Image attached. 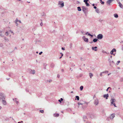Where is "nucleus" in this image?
I'll return each mask as SVG.
<instances>
[{
    "label": "nucleus",
    "instance_id": "nucleus-25",
    "mask_svg": "<svg viewBox=\"0 0 123 123\" xmlns=\"http://www.w3.org/2000/svg\"><path fill=\"white\" fill-rule=\"evenodd\" d=\"M114 17L116 18H117L118 17V15L116 13L114 14Z\"/></svg>",
    "mask_w": 123,
    "mask_h": 123
},
{
    "label": "nucleus",
    "instance_id": "nucleus-5",
    "mask_svg": "<svg viewBox=\"0 0 123 123\" xmlns=\"http://www.w3.org/2000/svg\"><path fill=\"white\" fill-rule=\"evenodd\" d=\"M29 73L31 74H34L35 73V71L34 70H32L31 69H29Z\"/></svg>",
    "mask_w": 123,
    "mask_h": 123
},
{
    "label": "nucleus",
    "instance_id": "nucleus-51",
    "mask_svg": "<svg viewBox=\"0 0 123 123\" xmlns=\"http://www.w3.org/2000/svg\"><path fill=\"white\" fill-rule=\"evenodd\" d=\"M94 8L95 9H97L96 8H97V7L96 6H94Z\"/></svg>",
    "mask_w": 123,
    "mask_h": 123
},
{
    "label": "nucleus",
    "instance_id": "nucleus-7",
    "mask_svg": "<svg viewBox=\"0 0 123 123\" xmlns=\"http://www.w3.org/2000/svg\"><path fill=\"white\" fill-rule=\"evenodd\" d=\"M103 37V35L101 34H99L97 36V38L98 39H101Z\"/></svg>",
    "mask_w": 123,
    "mask_h": 123
},
{
    "label": "nucleus",
    "instance_id": "nucleus-36",
    "mask_svg": "<svg viewBox=\"0 0 123 123\" xmlns=\"http://www.w3.org/2000/svg\"><path fill=\"white\" fill-rule=\"evenodd\" d=\"M103 73V72H101L100 74V76L101 77L102 76V73Z\"/></svg>",
    "mask_w": 123,
    "mask_h": 123
},
{
    "label": "nucleus",
    "instance_id": "nucleus-12",
    "mask_svg": "<svg viewBox=\"0 0 123 123\" xmlns=\"http://www.w3.org/2000/svg\"><path fill=\"white\" fill-rule=\"evenodd\" d=\"M103 97L105 98L106 99H108V97H109L108 94H105L104 95Z\"/></svg>",
    "mask_w": 123,
    "mask_h": 123
},
{
    "label": "nucleus",
    "instance_id": "nucleus-27",
    "mask_svg": "<svg viewBox=\"0 0 123 123\" xmlns=\"http://www.w3.org/2000/svg\"><path fill=\"white\" fill-rule=\"evenodd\" d=\"M100 2L103 5H104V2L103 1H102V0H100Z\"/></svg>",
    "mask_w": 123,
    "mask_h": 123
},
{
    "label": "nucleus",
    "instance_id": "nucleus-19",
    "mask_svg": "<svg viewBox=\"0 0 123 123\" xmlns=\"http://www.w3.org/2000/svg\"><path fill=\"white\" fill-rule=\"evenodd\" d=\"M55 66V64L53 63H52L50 65V67L51 68H53Z\"/></svg>",
    "mask_w": 123,
    "mask_h": 123
},
{
    "label": "nucleus",
    "instance_id": "nucleus-58",
    "mask_svg": "<svg viewBox=\"0 0 123 123\" xmlns=\"http://www.w3.org/2000/svg\"><path fill=\"white\" fill-rule=\"evenodd\" d=\"M32 30H33V31H34L35 30V28H34V29H32Z\"/></svg>",
    "mask_w": 123,
    "mask_h": 123
},
{
    "label": "nucleus",
    "instance_id": "nucleus-57",
    "mask_svg": "<svg viewBox=\"0 0 123 123\" xmlns=\"http://www.w3.org/2000/svg\"><path fill=\"white\" fill-rule=\"evenodd\" d=\"M80 60L81 61H83V58H80Z\"/></svg>",
    "mask_w": 123,
    "mask_h": 123
},
{
    "label": "nucleus",
    "instance_id": "nucleus-37",
    "mask_svg": "<svg viewBox=\"0 0 123 123\" xmlns=\"http://www.w3.org/2000/svg\"><path fill=\"white\" fill-rule=\"evenodd\" d=\"M91 68L93 71L95 69L93 67H91Z\"/></svg>",
    "mask_w": 123,
    "mask_h": 123
},
{
    "label": "nucleus",
    "instance_id": "nucleus-46",
    "mask_svg": "<svg viewBox=\"0 0 123 123\" xmlns=\"http://www.w3.org/2000/svg\"><path fill=\"white\" fill-rule=\"evenodd\" d=\"M40 25L41 26H42L43 25V23H42V22H41V23H40Z\"/></svg>",
    "mask_w": 123,
    "mask_h": 123
},
{
    "label": "nucleus",
    "instance_id": "nucleus-4",
    "mask_svg": "<svg viewBox=\"0 0 123 123\" xmlns=\"http://www.w3.org/2000/svg\"><path fill=\"white\" fill-rule=\"evenodd\" d=\"M82 10L85 13L87 11V10L86 8L84 6H82L81 7Z\"/></svg>",
    "mask_w": 123,
    "mask_h": 123
},
{
    "label": "nucleus",
    "instance_id": "nucleus-54",
    "mask_svg": "<svg viewBox=\"0 0 123 123\" xmlns=\"http://www.w3.org/2000/svg\"><path fill=\"white\" fill-rule=\"evenodd\" d=\"M62 71V72H63L64 71V70L63 69H62L61 70Z\"/></svg>",
    "mask_w": 123,
    "mask_h": 123
},
{
    "label": "nucleus",
    "instance_id": "nucleus-9",
    "mask_svg": "<svg viewBox=\"0 0 123 123\" xmlns=\"http://www.w3.org/2000/svg\"><path fill=\"white\" fill-rule=\"evenodd\" d=\"M113 1V0H108L106 2L107 5L108 6H110L111 3Z\"/></svg>",
    "mask_w": 123,
    "mask_h": 123
},
{
    "label": "nucleus",
    "instance_id": "nucleus-31",
    "mask_svg": "<svg viewBox=\"0 0 123 123\" xmlns=\"http://www.w3.org/2000/svg\"><path fill=\"white\" fill-rule=\"evenodd\" d=\"M47 82H51L52 81V80H47Z\"/></svg>",
    "mask_w": 123,
    "mask_h": 123
},
{
    "label": "nucleus",
    "instance_id": "nucleus-50",
    "mask_svg": "<svg viewBox=\"0 0 123 123\" xmlns=\"http://www.w3.org/2000/svg\"><path fill=\"white\" fill-rule=\"evenodd\" d=\"M15 23L16 24V25L18 26V24L17 23V22L16 23V22H15Z\"/></svg>",
    "mask_w": 123,
    "mask_h": 123
},
{
    "label": "nucleus",
    "instance_id": "nucleus-59",
    "mask_svg": "<svg viewBox=\"0 0 123 123\" xmlns=\"http://www.w3.org/2000/svg\"><path fill=\"white\" fill-rule=\"evenodd\" d=\"M16 103H17V104H18V101H16Z\"/></svg>",
    "mask_w": 123,
    "mask_h": 123
},
{
    "label": "nucleus",
    "instance_id": "nucleus-14",
    "mask_svg": "<svg viewBox=\"0 0 123 123\" xmlns=\"http://www.w3.org/2000/svg\"><path fill=\"white\" fill-rule=\"evenodd\" d=\"M97 48V47L96 46L95 47H92V49L93 50H94L95 51H97V49H96Z\"/></svg>",
    "mask_w": 123,
    "mask_h": 123
},
{
    "label": "nucleus",
    "instance_id": "nucleus-42",
    "mask_svg": "<svg viewBox=\"0 0 123 123\" xmlns=\"http://www.w3.org/2000/svg\"><path fill=\"white\" fill-rule=\"evenodd\" d=\"M120 62V61H118L117 62V65H118Z\"/></svg>",
    "mask_w": 123,
    "mask_h": 123
},
{
    "label": "nucleus",
    "instance_id": "nucleus-49",
    "mask_svg": "<svg viewBox=\"0 0 123 123\" xmlns=\"http://www.w3.org/2000/svg\"><path fill=\"white\" fill-rule=\"evenodd\" d=\"M60 77V75H59V74H58L57 75V77L58 78H59Z\"/></svg>",
    "mask_w": 123,
    "mask_h": 123
},
{
    "label": "nucleus",
    "instance_id": "nucleus-56",
    "mask_svg": "<svg viewBox=\"0 0 123 123\" xmlns=\"http://www.w3.org/2000/svg\"><path fill=\"white\" fill-rule=\"evenodd\" d=\"M2 44H1L0 45V46L1 47H2Z\"/></svg>",
    "mask_w": 123,
    "mask_h": 123
},
{
    "label": "nucleus",
    "instance_id": "nucleus-15",
    "mask_svg": "<svg viewBox=\"0 0 123 123\" xmlns=\"http://www.w3.org/2000/svg\"><path fill=\"white\" fill-rule=\"evenodd\" d=\"M109 61L110 63V66H111L112 63H114L113 62L112 60V59H109Z\"/></svg>",
    "mask_w": 123,
    "mask_h": 123
},
{
    "label": "nucleus",
    "instance_id": "nucleus-29",
    "mask_svg": "<svg viewBox=\"0 0 123 123\" xmlns=\"http://www.w3.org/2000/svg\"><path fill=\"white\" fill-rule=\"evenodd\" d=\"M78 100H79V97L78 96H76L75 97Z\"/></svg>",
    "mask_w": 123,
    "mask_h": 123
},
{
    "label": "nucleus",
    "instance_id": "nucleus-38",
    "mask_svg": "<svg viewBox=\"0 0 123 123\" xmlns=\"http://www.w3.org/2000/svg\"><path fill=\"white\" fill-rule=\"evenodd\" d=\"M40 111L42 113H43L44 112V111L43 110H41Z\"/></svg>",
    "mask_w": 123,
    "mask_h": 123
},
{
    "label": "nucleus",
    "instance_id": "nucleus-55",
    "mask_svg": "<svg viewBox=\"0 0 123 123\" xmlns=\"http://www.w3.org/2000/svg\"><path fill=\"white\" fill-rule=\"evenodd\" d=\"M45 14L44 13H43V16H45Z\"/></svg>",
    "mask_w": 123,
    "mask_h": 123
},
{
    "label": "nucleus",
    "instance_id": "nucleus-62",
    "mask_svg": "<svg viewBox=\"0 0 123 123\" xmlns=\"http://www.w3.org/2000/svg\"><path fill=\"white\" fill-rule=\"evenodd\" d=\"M18 22H19L20 23H21V21L20 20H18Z\"/></svg>",
    "mask_w": 123,
    "mask_h": 123
},
{
    "label": "nucleus",
    "instance_id": "nucleus-28",
    "mask_svg": "<svg viewBox=\"0 0 123 123\" xmlns=\"http://www.w3.org/2000/svg\"><path fill=\"white\" fill-rule=\"evenodd\" d=\"M83 88V86H80V89L81 91L82 90Z\"/></svg>",
    "mask_w": 123,
    "mask_h": 123
},
{
    "label": "nucleus",
    "instance_id": "nucleus-43",
    "mask_svg": "<svg viewBox=\"0 0 123 123\" xmlns=\"http://www.w3.org/2000/svg\"><path fill=\"white\" fill-rule=\"evenodd\" d=\"M102 52L103 53H106V52L104 50L102 51Z\"/></svg>",
    "mask_w": 123,
    "mask_h": 123
},
{
    "label": "nucleus",
    "instance_id": "nucleus-48",
    "mask_svg": "<svg viewBox=\"0 0 123 123\" xmlns=\"http://www.w3.org/2000/svg\"><path fill=\"white\" fill-rule=\"evenodd\" d=\"M43 53V52H41L40 53H39V55H41Z\"/></svg>",
    "mask_w": 123,
    "mask_h": 123
},
{
    "label": "nucleus",
    "instance_id": "nucleus-6",
    "mask_svg": "<svg viewBox=\"0 0 123 123\" xmlns=\"http://www.w3.org/2000/svg\"><path fill=\"white\" fill-rule=\"evenodd\" d=\"M116 50L115 49H113L111 51L110 54L111 55H115L116 53L113 54L114 52H116Z\"/></svg>",
    "mask_w": 123,
    "mask_h": 123
},
{
    "label": "nucleus",
    "instance_id": "nucleus-3",
    "mask_svg": "<svg viewBox=\"0 0 123 123\" xmlns=\"http://www.w3.org/2000/svg\"><path fill=\"white\" fill-rule=\"evenodd\" d=\"M58 5L60 6V7H62L64 6V3L63 1H58Z\"/></svg>",
    "mask_w": 123,
    "mask_h": 123
},
{
    "label": "nucleus",
    "instance_id": "nucleus-10",
    "mask_svg": "<svg viewBox=\"0 0 123 123\" xmlns=\"http://www.w3.org/2000/svg\"><path fill=\"white\" fill-rule=\"evenodd\" d=\"M84 41L86 42H88V39L87 38H86L85 36H84L82 38Z\"/></svg>",
    "mask_w": 123,
    "mask_h": 123
},
{
    "label": "nucleus",
    "instance_id": "nucleus-24",
    "mask_svg": "<svg viewBox=\"0 0 123 123\" xmlns=\"http://www.w3.org/2000/svg\"><path fill=\"white\" fill-rule=\"evenodd\" d=\"M96 12L98 13L100 12L98 8H97L95 10Z\"/></svg>",
    "mask_w": 123,
    "mask_h": 123
},
{
    "label": "nucleus",
    "instance_id": "nucleus-16",
    "mask_svg": "<svg viewBox=\"0 0 123 123\" xmlns=\"http://www.w3.org/2000/svg\"><path fill=\"white\" fill-rule=\"evenodd\" d=\"M4 99H2V103L3 105H6V101L4 100Z\"/></svg>",
    "mask_w": 123,
    "mask_h": 123
},
{
    "label": "nucleus",
    "instance_id": "nucleus-13",
    "mask_svg": "<svg viewBox=\"0 0 123 123\" xmlns=\"http://www.w3.org/2000/svg\"><path fill=\"white\" fill-rule=\"evenodd\" d=\"M115 117L114 114H112L110 116V117L112 120Z\"/></svg>",
    "mask_w": 123,
    "mask_h": 123
},
{
    "label": "nucleus",
    "instance_id": "nucleus-23",
    "mask_svg": "<svg viewBox=\"0 0 123 123\" xmlns=\"http://www.w3.org/2000/svg\"><path fill=\"white\" fill-rule=\"evenodd\" d=\"M88 33V35L89 36H90L91 37H93V35H91L90 34V33H88V32H86V34H85L86 35H87V34Z\"/></svg>",
    "mask_w": 123,
    "mask_h": 123
},
{
    "label": "nucleus",
    "instance_id": "nucleus-34",
    "mask_svg": "<svg viewBox=\"0 0 123 123\" xmlns=\"http://www.w3.org/2000/svg\"><path fill=\"white\" fill-rule=\"evenodd\" d=\"M103 73H108V71H105L103 72Z\"/></svg>",
    "mask_w": 123,
    "mask_h": 123
},
{
    "label": "nucleus",
    "instance_id": "nucleus-11",
    "mask_svg": "<svg viewBox=\"0 0 123 123\" xmlns=\"http://www.w3.org/2000/svg\"><path fill=\"white\" fill-rule=\"evenodd\" d=\"M111 103L112 104H114L116 101V100L112 98L111 100Z\"/></svg>",
    "mask_w": 123,
    "mask_h": 123
},
{
    "label": "nucleus",
    "instance_id": "nucleus-2",
    "mask_svg": "<svg viewBox=\"0 0 123 123\" xmlns=\"http://www.w3.org/2000/svg\"><path fill=\"white\" fill-rule=\"evenodd\" d=\"M5 96L4 93L2 92H0V100L2 99H5Z\"/></svg>",
    "mask_w": 123,
    "mask_h": 123
},
{
    "label": "nucleus",
    "instance_id": "nucleus-61",
    "mask_svg": "<svg viewBox=\"0 0 123 123\" xmlns=\"http://www.w3.org/2000/svg\"><path fill=\"white\" fill-rule=\"evenodd\" d=\"M108 88L109 89H111V88L110 87H108Z\"/></svg>",
    "mask_w": 123,
    "mask_h": 123
},
{
    "label": "nucleus",
    "instance_id": "nucleus-32",
    "mask_svg": "<svg viewBox=\"0 0 123 123\" xmlns=\"http://www.w3.org/2000/svg\"><path fill=\"white\" fill-rule=\"evenodd\" d=\"M85 4H86V6H89L90 5L87 2L85 3Z\"/></svg>",
    "mask_w": 123,
    "mask_h": 123
},
{
    "label": "nucleus",
    "instance_id": "nucleus-8",
    "mask_svg": "<svg viewBox=\"0 0 123 123\" xmlns=\"http://www.w3.org/2000/svg\"><path fill=\"white\" fill-rule=\"evenodd\" d=\"M99 100L98 99H96L94 101V103L96 105H97L98 104Z\"/></svg>",
    "mask_w": 123,
    "mask_h": 123
},
{
    "label": "nucleus",
    "instance_id": "nucleus-40",
    "mask_svg": "<svg viewBox=\"0 0 123 123\" xmlns=\"http://www.w3.org/2000/svg\"><path fill=\"white\" fill-rule=\"evenodd\" d=\"M9 31L11 33L13 34V35H14V33L11 30Z\"/></svg>",
    "mask_w": 123,
    "mask_h": 123
},
{
    "label": "nucleus",
    "instance_id": "nucleus-22",
    "mask_svg": "<svg viewBox=\"0 0 123 123\" xmlns=\"http://www.w3.org/2000/svg\"><path fill=\"white\" fill-rule=\"evenodd\" d=\"M4 39L6 42H8L9 41V39L6 37H4Z\"/></svg>",
    "mask_w": 123,
    "mask_h": 123
},
{
    "label": "nucleus",
    "instance_id": "nucleus-33",
    "mask_svg": "<svg viewBox=\"0 0 123 123\" xmlns=\"http://www.w3.org/2000/svg\"><path fill=\"white\" fill-rule=\"evenodd\" d=\"M88 1V0H84V2H85V3H86L87 2V1Z\"/></svg>",
    "mask_w": 123,
    "mask_h": 123
},
{
    "label": "nucleus",
    "instance_id": "nucleus-39",
    "mask_svg": "<svg viewBox=\"0 0 123 123\" xmlns=\"http://www.w3.org/2000/svg\"><path fill=\"white\" fill-rule=\"evenodd\" d=\"M18 20L17 18H16V20H15V22H17L18 21Z\"/></svg>",
    "mask_w": 123,
    "mask_h": 123
},
{
    "label": "nucleus",
    "instance_id": "nucleus-1",
    "mask_svg": "<svg viewBox=\"0 0 123 123\" xmlns=\"http://www.w3.org/2000/svg\"><path fill=\"white\" fill-rule=\"evenodd\" d=\"M78 104L79 105L78 107H80V105H82L81 106L82 107V108L83 109L87 106L88 103L86 102H84V103H78Z\"/></svg>",
    "mask_w": 123,
    "mask_h": 123
},
{
    "label": "nucleus",
    "instance_id": "nucleus-17",
    "mask_svg": "<svg viewBox=\"0 0 123 123\" xmlns=\"http://www.w3.org/2000/svg\"><path fill=\"white\" fill-rule=\"evenodd\" d=\"M118 3L119 4V6L122 8H123V5L120 2H118Z\"/></svg>",
    "mask_w": 123,
    "mask_h": 123
},
{
    "label": "nucleus",
    "instance_id": "nucleus-44",
    "mask_svg": "<svg viewBox=\"0 0 123 123\" xmlns=\"http://www.w3.org/2000/svg\"><path fill=\"white\" fill-rule=\"evenodd\" d=\"M13 100L14 101H15L16 102V101H17V99L16 98H15L14 99H13Z\"/></svg>",
    "mask_w": 123,
    "mask_h": 123
},
{
    "label": "nucleus",
    "instance_id": "nucleus-35",
    "mask_svg": "<svg viewBox=\"0 0 123 123\" xmlns=\"http://www.w3.org/2000/svg\"><path fill=\"white\" fill-rule=\"evenodd\" d=\"M103 20H102V19H100L99 20V22H102L103 21Z\"/></svg>",
    "mask_w": 123,
    "mask_h": 123
},
{
    "label": "nucleus",
    "instance_id": "nucleus-26",
    "mask_svg": "<svg viewBox=\"0 0 123 123\" xmlns=\"http://www.w3.org/2000/svg\"><path fill=\"white\" fill-rule=\"evenodd\" d=\"M78 10L79 11H80L81 10L80 7H77Z\"/></svg>",
    "mask_w": 123,
    "mask_h": 123
},
{
    "label": "nucleus",
    "instance_id": "nucleus-63",
    "mask_svg": "<svg viewBox=\"0 0 123 123\" xmlns=\"http://www.w3.org/2000/svg\"><path fill=\"white\" fill-rule=\"evenodd\" d=\"M10 79V78H7L6 79L7 80H9Z\"/></svg>",
    "mask_w": 123,
    "mask_h": 123
},
{
    "label": "nucleus",
    "instance_id": "nucleus-30",
    "mask_svg": "<svg viewBox=\"0 0 123 123\" xmlns=\"http://www.w3.org/2000/svg\"><path fill=\"white\" fill-rule=\"evenodd\" d=\"M63 100V99L62 98H61L60 99V100L59 99L58 100V101L60 103L61 102V101H62Z\"/></svg>",
    "mask_w": 123,
    "mask_h": 123
},
{
    "label": "nucleus",
    "instance_id": "nucleus-60",
    "mask_svg": "<svg viewBox=\"0 0 123 123\" xmlns=\"http://www.w3.org/2000/svg\"><path fill=\"white\" fill-rule=\"evenodd\" d=\"M0 36H1V37H3V36H2V34H0Z\"/></svg>",
    "mask_w": 123,
    "mask_h": 123
},
{
    "label": "nucleus",
    "instance_id": "nucleus-52",
    "mask_svg": "<svg viewBox=\"0 0 123 123\" xmlns=\"http://www.w3.org/2000/svg\"><path fill=\"white\" fill-rule=\"evenodd\" d=\"M62 49L63 50H65V49H64V48H63V47H62Z\"/></svg>",
    "mask_w": 123,
    "mask_h": 123
},
{
    "label": "nucleus",
    "instance_id": "nucleus-20",
    "mask_svg": "<svg viewBox=\"0 0 123 123\" xmlns=\"http://www.w3.org/2000/svg\"><path fill=\"white\" fill-rule=\"evenodd\" d=\"M89 75L90 77V78L91 79L92 78V77L93 76V74L92 73H90L89 74Z\"/></svg>",
    "mask_w": 123,
    "mask_h": 123
},
{
    "label": "nucleus",
    "instance_id": "nucleus-47",
    "mask_svg": "<svg viewBox=\"0 0 123 123\" xmlns=\"http://www.w3.org/2000/svg\"><path fill=\"white\" fill-rule=\"evenodd\" d=\"M112 104L113 105H114V106L115 107H117L116 106V104H115V103H114V104Z\"/></svg>",
    "mask_w": 123,
    "mask_h": 123
},
{
    "label": "nucleus",
    "instance_id": "nucleus-64",
    "mask_svg": "<svg viewBox=\"0 0 123 123\" xmlns=\"http://www.w3.org/2000/svg\"><path fill=\"white\" fill-rule=\"evenodd\" d=\"M1 108L2 107L1 106H0V110L1 109Z\"/></svg>",
    "mask_w": 123,
    "mask_h": 123
},
{
    "label": "nucleus",
    "instance_id": "nucleus-21",
    "mask_svg": "<svg viewBox=\"0 0 123 123\" xmlns=\"http://www.w3.org/2000/svg\"><path fill=\"white\" fill-rule=\"evenodd\" d=\"M98 39H97L95 38L93 40V41L94 42H96L98 41Z\"/></svg>",
    "mask_w": 123,
    "mask_h": 123
},
{
    "label": "nucleus",
    "instance_id": "nucleus-41",
    "mask_svg": "<svg viewBox=\"0 0 123 123\" xmlns=\"http://www.w3.org/2000/svg\"><path fill=\"white\" fill-rule=\"evenodd\" d=\"M6 35L7 36L8 35V33L7 32H6Z\"/></svg>",
    "mask_w": 123,
    "mask_h": 123
},
{
    "label": "nucleus",
    "instance_id": "nucleus-53",
    "mask_svg": "<svg viewBox=\"0 0 123 123\" xmlns=\"http://www.w3.org/2000/svg\"><path fill=\"white\" fill-rule=\"evenodd\" d=\"M60 54H61L62 56L63 55V54L62 53H61Z\"/></svg>",
    "mask_w": 123,
    "mask_h": 123
},
{
    "label": "nucleus",
    "instance_id": "nucleus-18",
    "mask_svg": "<svg viewBox=\"0 0 123 123\" xmlns=\"http://www.w3.org/2000/svg\"><path fill=\"white\" fill-rule=\"evenodd\" d=\"M54 116L55 117H58L59 116V114L58 113H55L54 114Z\"/></svg>",
    "mask_w": 123,
    "mask_h": 123
},
{
    "label": "nucleus",
    "instance_id": "nucleus-45",
    "mask_svg": "<svg viewBox=\"0 0 123 123\" xmlns=\"http://www.w3.org/2000/svg\"><path fill=\"white\" fill-rule=\"evenodd\" d=\"M86 117L85 116H83V118L84 119H86Z\"/></svg>",
    "mask_w": 123,
    "mask_h": 123
}]
</instances>
